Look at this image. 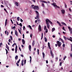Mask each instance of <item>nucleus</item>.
<instances>
[{
    "mask_svg": "<svg viewBox=\"0 0 72 72\" xmlns=\"http://www.w3.org/2000/svg\"><path fill=\"white\" fill-rule=\"evenodd\" d=\"M46 24H47V27L49 29V26H50L49 22L50 23H51V24H52L53 23L52 22L49 20V19H48L46 20Z\"/></svg>",
    "mask_w": 72,
    "mask_h": 72,
    "instance_id": "1",
    "label": "nucleus"
},
{
    "mask_svg": "<svg viewBox=\"0 0 72 72\" xmlns=\"http://www.w3.org/2000/svg\"><path fill=\"white\" fill-rule=\"evenodd\" d=\"M32 7L31 8H33V9H35V10H36V9H39V6H34V5L32 4Z\"/></svg>",
    "mask_w": 72,
    "mask_h": 72,
    "instance_id": "2",
    "label": "nucleus"
},
{
    "mask_svg": "<svg viewBox=\"0 0 72 72\" xmlns=\"http://www.w3.org/2000/svg\"><path fill=\"white\" fill-rule=\"evenodd\" d=\"M36 13V17H35V19H39V12L37 11H35Z\"/></svg>",
    "mask_w": 72,
    "mask_h": 72,
    "instance_id": "3",
    "label": "nucleus"
},
{
    "mask_svg": "<svg viewBox=\"0 0 72 72\" xmlns=\"http://www.w3.org/2000/svg\"><path fill=\"white\" fill-rule=\"evenodd\" d=\"M56 43L57 44L58 46L60 47L61 45H62V42H59V41H57Z\"/></svg>",
    "mask_w": 72,
    "mask_h": 72,
    "instance_id": "4",
    "label": "nucleus"
},
{
    "mask_svg": "<svg viewBox=\"0 0 72 72\" xmlns=\"http://www.w3.org/2000/svg\"><path fill=\"white\" fill-rule=\"evenodd\" d=\"M51 4L52 5H53L54 6V7H55V8H60L59 6H58L57 5H56V3H52Z\"/></svg>",
    "mask_w": 72,
    "mask_h": 72,
    "instance_id": "5",
    "label": "nucleus"
},
{
    "mask_svg": "<svg viewBox=\"0 0 72 72\" xmlns=\"http://www.w3.org/2000/svg\"><path fill=\"white\" fill-rule=\"evenodd\" d=\"M38 30L39 31H41V27L40 25H39V26Z\"/></svg>",
    "mask_w": 72,
    "mask_h": 72,
    "instance_id": "6",
    "label": "nucleus"
},
{
    "mask_svg": "<svg viewBox=\"0 0 72 72\" xmlns=\"http://www.w3.org/2000/svg\"><path fill=\"white\" fill-rule=\"evenodd\" d=\"M48 47H49V49L50 50V51H51V47H50V43L49 42H48Z\"/></svg>",
    "mask_w": 72,
    "mask_h": 72,
    "instance_id": "7",
    "label": "nucleus"
},
{
    "mask_svg": "<svg viewBox=\"0 0 72 72\" xmlns=\"http://www.w3.org/2000/svg\"><path fill=\"white\" fill-rule=\"evenodd\" d=\"M50 53H51V54L52 58H54V55H53V52H52V51H50Z\"/></svg>",
    "mask_w": 72,
    "mask_h": 72,
    "instance_id": "8",
    "label": "nucleus"
},
{
    "mask_svg": "<svg viewBox=\"0 0 72 72\" xmlns=\"http://www.w3.org/2000/svg\"><path fill=\"white\" fill-rule=\"evenodd\" d=\"M15 35L17 36H18V32H17V30H15Z\"/></svg>",
    "mask_w": 72,
    "mask_h": 72,
    "instance_id": "9",
    "label": "nucleus"
},
{
    "mask_svg": "<svg viewBox=\"0 0 72 72\" xmlns=\"http://www.w3.org/2000/svg\"><path fill=\"white\" fill-rule=\"evenodd\" d=\"M67 39L70 41H72V37H70V38H67Z\"/></svg>",
    "mask_w": 72,
    "mask_h": 72,
    "instance_id": "10",
    "label": "nucleus"
},
{
    "mask_svg": "<svg viewBox=\"0 0 72 72\" xmlns=\"http://www.w3.org/2000/svg\"><path fill=\"white\" fill-rule=\"evenodd\" d=\"M61 12H62V13L63 14H64V13H65V10H61Z\"/></svg>",
    "mask_w": 72,
    "mask_h": 72,
    "instance_id": "11",
    "label": "nucleus"
},
{
    "mask_svg": "<svg viewBox=\"0 0 72 72\" xmlns=\"http://www.w3.org/2000/svg\"><path fill=\"white\" fill-rule=\"evenodd\" d=\"M41 1L42 3H46V4H47V3H48L47 2L41 0Z\"/></svg>",
    "mask_w": 72,
    "mask_h": 72,
    "instance_id": "12",
    "label": "nucleus"
},
{
    "mask_svg": "<svg viewBox=\"0 0 72 72\" xmlns=\"http://www.w3.org/2000/svg\"><path fill=\"white\" fill-rule=\"evenodd\" d=\"M21 64L22 66H24V60H22L21 61Z\"/></svg>",
    "mask_w": 72,
    "mask_h": 72,
    "instance_id": "13",
    "label": "nucleus"
},
{
    "mask_svg": "<svg viewBox=\"0 0 72 72\" xmlns=\"http://www.w3.org/2000/svg\"><path fill=\"white\" fill-rule=\"evenodd\" d=\"M20 30H19V29H18V30L19 32V33H20V34H21V30H22V28H21L20 27Z\"/></svg>",
    "mask_w": 72,
    "mask_h": 72,
    "instance_id": "14",
    "label": "nucleus"
},
{
    "mask_svg": "<svg viewBox=\"0 0 72 72\" xmlns=\"http://www.w3.org/2000/svg\"><path fill=\"white\" fill-rule=\"evenodd\" d=\"M22 44L23 45H24L25 44V41H24V40L23 39H22Z\"/></svg>",
    "mask_w": 72,
    "mask_h": 72,
    "instance_id": "15",
    "label": "nucleus"
},
{
    "mask_svg": "<svg viewBox=\"0 0 72 72\" xmlns=\"http://www.w3.org/2000/svg\"><path fill=\"white\" fill-rule=\"evenodd\" d=\"M35 40H33L32 43V45L33 46H34V45L35 44Z\"/></svg>",
    "mask_w": 72,
    "mask_h": 72,
    "instance_id": "16",
    "label": "nucleus"
},
{
    "mask_svg": "<svg viewBox=\"0 0 72 72\" xmlns=\"http://www.w3.org/2000/svg\"><path fill=\"white\" fill-rule=\"evenodd\" d=\"M29 50L30 51H31V46L30 45H29Z\"/></svg>",
    "mask_w": 72,
    "mask_h": 72,
    "instance_id": "17",
    "label": "nucleus"
},
{
    "mask_svg": "<svg viewBox=\"0 0 72 72\" xmlns=\"http://www.w3.org/2000/svg\"><path fill=\"white\" fill-rule=\"evenodd\" d=\"M7 21H8V20H7V19H6V21H5V26H6V24H7Z\"/></svg>",
    "mask_w": 72,
    "mask_h": 72,
    "instance_id": "18",
    "label": "nucleus"
},
{
    "mask_svg": "<svg viewBox=\"0 0 72 72\" xmlns=\"http://www.w3.org/2000/svg\"><path fill=\"white\" fill-rule=\"evenodd\" d=\"M60 39L61 40L62 43H63V44H64V41H63V40L61 38H60Z\"/></svg>",
    "mask_w": 72,
    "mask_h": 72,
    "instance_id": "19",
    "label": "nucleus"
},
{
    "mask_svg": "<svg viewBox=\"0 0 72 72\" xmlns=\"http://www.w3.org/2000/svg\"><path fill=\"white\" fill-rule=\"evenodd\" d=\"M61 23H62V24H63V25H64V26H67V25L64 22H62Z\"/></svg>",
    "mask_w": 72,
    "mask_h": 72,
    "instance_id": "20",
    "label": "nucleus"
},
{
    "mask_svg": "<svg viewBox=\"0 0 72 72\" xmlns=\"http://www.w3.org/2000/svg\"><path fill=\"white\" fill-rule=\"evenodd\" d=\"M6 48L7 49L8 51H9V46H8V45H6Z\"/></svg>",
    "mask_w": 72,
    "mask_h": 72,
    "instance_id": "21",
    "label": "nucleus"
},
{
    "mask_svg": "<svg viewBox=\"0 0 72 72\" xmlns=\"http://www.w3.org/2000/svg\"><path fill=\"white\" fill-rule=\"evenodd\" d=\"M18 56L17 55L15 57V60H17V59H18Z\"/></svg>",
    "mask_w": 72,
    "mask_h": 72,
    "instance_id": "22",
    "label": "nucleus"
},
{
    "mask_svg": "<svg viewBox=\"0 0 72 72\" xmlns=\"http://www.w3.org/2000/svg\"><path fill=\"white\" fill-rule=\"evenodd\" d=\"M15 4L17 6H19V5L18 4V3L17 2H15Z\"/></svg>",
    "mask_w": 72,
    "mask_h": 72,
    "instance_id": "23",
    "label": "nucleus"
},
{
    "mask_svg": "<svg viewBox=\"0 0 72 72\" xmlns=\"http://www.w3.org/2000/svg\"><path fill=\"white\" fill-rule=\"evenodd\" d=\"M57 23H58V24H59V25L60 26H62V25H61V24H60V23L58 21H57Z\"/></svg>",
    "mask_w": 72,
    "mask_h": 72,
    "instance_id": "24",
    "label": "nucleus"
},
{
    "mask_svg": "<svg viewBox=\"0 0 72 72\" xmlns=\"http://www.w3.org/2000/svg\"><path fill=\"white\" fill-rule=\"evenodd\" d=\"M44 41L45 42H47V38L46 37L44 38Z\"/></svg>",
    "mask_w": 72,
    "mask_h": 72,
    "instance_id": "25",
    "label": "nucleus"
},
{
    "mask_svg": "<svg viewBox=\"0 0 72 72\" xmlns=\"http://www.w3.org/2000/svg\"><path fill=\"white\" fill-rule=\"evenodd\" d=\"M42 54H43V58H45V54L44 53V52H43Z\"/></svg>",
    "mask_w": 72,
    "mask_h": 72,
    "instance_id": "26",
    "label": "nucleus"
},
{
    "mask_svg": "<svg viewBox=\"0 0 72 72\" xmlns=\"http://www.w3.org/2000/svg\"><path fill=\"white\" fill-rule=\"evenodd\" d=\"M19 18H20L19 17H18L17 18V21H19L20 20V19H19Z\"/></svg>",
    "mask_w": 72,
    "mask_h": 72,
    "instance_id": "27",
    "label": "nucleus"
},
{
    "mask_svg": "<svg viewBox=\"0 0 72 72\" xmlns=\"http://www.w3.org/2000/svg\"><path fill=\"white\" fill-rule=\"evenodd\" d=\"M55 28H53L52 29V32H53V31H55Z\"/></svg>",
    "mask_w": 72,
    "mask_h": 72,
    "instance_id": "28",
    "label": "nucleus"
},
{
    "mask_svg": "<svg viewBox=\"0 0 72 72\" xmlns=\"http://www.w3.org/2000/svg\"><path fill=\"white\" fill-rule=\"evenodd\" d=\"M10 39L11 40H13V37H12V36H10Z\"/></svg>",
    "mask_w": 72,
    "mask_h": 72,
    "instance_id": "29",
    "label": "nucleus"
},
{
    "mask_svg": "<svg viewBox=\"0 0 72 72\" xmlns=\"http://www.w3.org/2000/svg\"><path fill=\"white\" fill-rule=\"evenodd\" d=\"M29 28H30V30H31L32 29V27H31V26L30 25H29Z\"/></svg>",
    "mask_w": 72,
    "mask_h": 72,
    "instance_id": "30",
    "label": "nucleus"
},
{
    "mask_svg": "<svg viewBox=\"0 0 72 72\" xmlns=\"http://www.w3.org/2000/svg\"><path fill=\"white\" fill-rule=\"evenodd\" d=\"M44 30H45L46 29V26H44Z\"/></svg>",
    "mask_w": 72,
    "mask_h": 72,
    "instance_id": "31",
    "label": "nucleus"
},
{
    "mask_svg": "<svg viewBox=\"0 0 72 72\" xmlns=\"http://www.w3.org/2000/svg\"><path fill=\"white\" fill-rule=\"evenodd\" d=\"M66 58H67V56H65L64 57V58H63L64 60H65V59H66Z\"/></svg>",
    "mask_w": 72,
    "mask_h": 72,
    "instance_id": "32",
    "label": "nucleus"
},
{
    "mask_svg": "<svg viewBox=\"0 0 72 72\" xmlns=\"http://www.w3.org/2000/svg\"><path fill=\"white\" fill-rule=\"evenodd\" d=\"M68 28L69 29V31L70 30H71V27L68 26Z\"/></svg>",
    "mask_w": 72,
    "mask_h": 72,
    "instance_id": "33",
    "label": "nucleus"
},
{
    "mask_svg": "<svg viewBox=\"0 0 72 72\" xmlns=\"http://www.w3.org/2000/svg\"><path fill=\"white\" fill-rule=\"evenodd\" d=\"M42 6H43V7H45V5H44V3H42Z\"/></svg>",
    "mask_w": 72,
    "mask_h": 72,
    "instance_id": "34",
    "label": "nucleus"
},
{
    "mask_svg": "<svg viewBox=\"0 0 72 72\" xmlns=\"http://www.w3.org/2000/svg\"><path fill=\"white\" fill-rule=\"evenodd\" d=\"M45 30L46 33H47V32H48V29H46Z\"/></svg>",
    "mask_w": 72,
    "mask_h": 72,
    "instance_id": "35",
    "label": "nucleus"
},
{
    "mask_svg": "<svg viewBox=\"0 0 72 72\" xmlns=\"http://www.w3.org/2000/svg\"><path fill=\"white\" fill-rule=\"evenodd\" d=\"M5 50L6 51V54H8V50H7V49H5Z\"/></svg>",
    "mask_w": 72,
    "mask_h": 72,
    "instance_id": "36",
    "label": "nucleus"
},
{
    "mask_svg": "<svg viewBox=\"0 0 72 72\" xmlns=\"http://www.w3.org/2000/svg\"><path fill=\"white\" fill-rule=\"evenodd\" d=\"M26 60H24V64H26Z\"/></svg>",
    "mask_w": 72,
    "mask_h": 72,
    "instance_id": "37",
    "label": "nucleus"
},
{
    "mask_svg": "<svg viewBox=\"0 0 72 72\" xmlns=\"http://www.w3.org/2000/svg\"><path fill=\"white\" fill-rule=\"evenodd\" d=\"M69 31L70 32V33L71 34H72V30H70Z\"/></svg>",
    "mask_w": 72,
    "mask_h": 72,
    "instance_id": "38",
    "label": "nucleus"
},
{
    "mask_svg": "<svg viewBox=\"0 0 72 72\" xmlns=\"http://www.w3.org/2000/svg\"><path fill=\"white\" fill-rule=\"evenodd\" d=\"M63 37H64V39H65V40H66V39H67V38H66V37H65V36H64Z\"/></svg>",
    "mask_w": 72,
    "mask_h": 72,
    "instance_id": "39",
    "label": "nucleus"
},
{
    "mask_svg": "<svg viewBox=\"0 0 72 72\" xmlns=\"http://www.w3.org/2000/svg\"><path fill=\"white\" fill-rule=\"evenodd\" d=\"M58 57H56V62H57V60H58Z\"/></svg>",
    "mask_w": 72,
    "mask_h": 72,
    "instance_id": "40",
    "label": "nucleus"
},
{
    "mask_svg": "<svg viewBox=\"0 0 72 72\" xmlns=\"http://www.w3.org/2000/svg\"><path fill=\"white\" fill-rule=\"evenodd\" d=\"M20 60H21V59H19L18 61L17 62L18 64L20 62Z\"/></svg>",
    "mask_w": 72,
    "mask_h": 72,
    "instance_id": "41",
    "label": "nucleus"
},
{
    "mask_svg": "<svg viewBox=\"0 0 72 72\" xmlns=\"http://www.w3.org/2000/svg\"><path fill=\"white\" fill-rule=\"evenodd\" d=\"M37 52L38 54L39 55V49H37Z\"/></svg>",
    "mask_w": 72,
    "mask_h": 72,
    "instance_id": "42",
    "label": "nucleus"
},
{
    "mask_svg": "<svg viewBox=\"0 0 72 72\" xmlns=\"http://www.w3.org/2000/svg\"><path fill=\"white\" fill-rule=\"evenodd\" d=\"M19 25L21 27H22V23H20Z\"/></svg>",
    "mask_w": 72,
    "mask_h": 72,
    "instance_id": "43",
    "label": "nucleus"
},
{
    "mask_svg": "<svg viewBox=\"0 0 72 72\" xmlns=\"http://www.w3.org/2000/svg\"><path fill=\"white\" fill-rule=\"evenodd\" d=\"M15 53H17V49H15Z\"/></svg>",
    "mask_w": 72,
    "mask_h": 72,
    "instance_id": "44",
    "label": "nucleus"
},
{
    "mask_svg": "<svg viewBox=\"0 0 72 72\" xmlns=\"http://www.w3.org/2000/svg\"><path fill=\"white\" fill-rule=\"evenodd\" d=\"M10 21L12 23V24H14V23L13 22V21H12V19H10Z\"/></svg>",
    "mask_w": 72,
    "mask_h": 72,
    "instance_id": "45",
    "label": "nucleus"
},
{
    "mask_svg": "<svg viewBox=\"0 0 72 72\" xmlns=\"http://www.w3.org/2000/svg\"><path fill=\"white\" fill-rule=\"evenodd\" d=\"M63 47V48H65V44H63L62 45Z\"/></svg>",
    "mask_w": 72,
    "mask_h": 72,
    "instance_id": "46",
    "label": "nucleus"
},
{
    "mask_svg": "<svg viewBox=\"0 0 72 72\" xmlns=\"http://www.w3.org/2000/svg\"><path fill=\"white\" fill-rule=\"evenodd\" d=\"M16 64L17 66H18V67H19V64H17V63H16Z\"/></svg>",
    "mask_w": 72,
    "mask_h": 72,
    "instance_id": "47",
    "label": "nucleus"
},
{
    "mask_svg": "<svg viewBox=\"0 0 72 72\" xmlns=\"http://www.w3.org/2000/svg\"><path fill=\"white\" fill-rule=\"evenodd\" d=\"M62 29L63 30H64V31H66V30L65 29V28H64V27H63L62 28Z\"/></svg>",
    "mask_w": 72,
    "mask_h": 72,
    "instance_id": "48",
    "label": "nucleus"
},
{
    "mask_svg": "<svg viewBox=\"0 0 72 72\" xmlns=\"http://www.w3.org/2000/svg\"><path fill=\"white\" fill-rule=\"evenodd\" d=\"M22 36H23V38L24 39V34H23L22 35Z\"/></svg>",
    "mask_w": 72,
    "mask_h": 72,
    "instance_id": "49",
    "label": "nucleus"
},
{
    "mask_svg": "<svg viewBox=\"0 0 72 72\" xmlns=\"http://www.w3.org/2000/svg\"><path fill=\"white\" fill-rule=\"evenodd\" d=\"M20 21L21 22H23V20H22L21 19H20Z\"/></svg>",
    "mask_w": 72,
    "mask_h": 72,
    "instance_id": "50",
    "label": "nucleus"
},
{
    "mask_svg": "<svg viewBox=\"0 0 72 72\" xmlns=\"http://www.w3.org/2000/svg\"><path fill=\"white\" fill-rule=\"evenodd\" d=\"M17 48H18V46H17V45H16L15 49H17Z\"/></svg>",
    "mask_w": 72,
    "mask_h": 72,
    "instance_id": "51",
    "label": "nucleus"
},
{
    "mask_svg": "<svg viewBox=\"0 0 72 72\" xmlns=\"http://www.w3.org/2000/svg\"><path fill=\"white\" fill-rule=\"evenodd\" d=\"M2 44H3V43H0V48H1V46L2 45Z\"/></svg>",
    "mask_w": 72,
    "mask_h": 72,
    "instance_id": "52",
    "label": "nucleus"
},
{
    "mask_svg": "<svg viewBox=\"0 0 72 72\" xmlns=\"http://www.w3.org/2000/svg\"><path fill=\"white\" fill-rule=\"evenodd\" d=\"M15 26H14L13 27V28H12V29L13 30V29H15Z\"/></svg>",
    "mask_w": 72,
    "mask_h": 72,
    "instance_id": "53",
    "label": "nucleus"
},
{
    "mask_svg": "<svg viewBox=\"0 0 72 72\" xmlns=\"http://www.w3.org/2000/svg\"><path fill=\"white\" fill-rule=\"evenodd\" d=\"M62 62H60V66H62Z\"/></svg>",
    "mask_w": 72,
    "mask_h": 72,
    "instance_id": "54",
    "label": "nucleus"
},
{
    "mask_svg": "<svg viewBox=\"0 0 72 72\" xmlns=\"http://www.w3.org/2000/svg\"><path fill=\"white\" fill-rule=\"evenodd\" d=\"M65 7L66 8H67V4H66L65 3Z\"/></svg>",
    "mask_w": 72,
    "mask_h": 72,
    "instance_id": "55",
    "label": "nucleus"
},
{
    "mask_svg": "<svg viewBox=\"0 0 72 72\" xmlns=\"http://www.w3.org/2000/svg\"><path fill=\"white\" fill-rule=\"evenodd\" d=\"M18 40H19V41H21V39L20 38H19L18 39Z\"/></svg>",
    "mask_w": 72,
    "mask_h": 72,
    "instance_id": "56",
    "label": "nucleus"
},
{
    "mask_svg": "<svg viewBox=\"0 0 72 72\" xmlns=\"http://www.w3.org/2000/svg\"><path fill=\"white\" fill-rule=\"evenodd\" d=\"M57 46H58V44H55V46L56 47H57Z\"/></svg>",
    "mask_w": 72,
    "mask_h": 72,
    "instance_id": "57",
    "label": "nucleus"
},
{
    "mask_svg": "<svg viewBox=\"0 0 72 72\" xmlns=\"http://www.w3.org/2000/svg\"><path fill=\"white\" fill-rule=\"evenodd\" d=\"M4 10L5 11V12H7V11H6V9L4 8Z\"/></svg>",
    "mask_w": 72,
    "mask_h": 72,
    "instance_id": "58",
    "label": "nucleus"
},
{
    "mask_svg": "<svg viewBox=\"0 0 72 72\" xmlns=\"http://www.w3.org/2000/svg\"><path fill=\"white\" fill-rule=\"evenodd\" d=\"M10 41H11V40H10V39H9L8 40V42H10Z\"/></svg>",
    "mask_w": 72,
    "mask_h": 72,
    "instance_id": "59",
    "label": "nucleus"
},
{
    "mask_svg": "<svg viewBox=\"0 0 72 72\" xmlns=\"http://www.w3.org/2000/svg\"><path fill=\"white\" fill-rule=\"evenodd\" d=\"M71 51H72V44H71Z\"/></svg>",
    "mask_w": 72,
    "mask_h": 72,
    "instance_id": "60",
    "label": "nucleus"
},
{
    "mask_svg": "<svg viewBox=\"0 0 72 72\" xmlns=\"http://www.w3.org/2000/svg\"><path fill=\"white\" fill-rule=\"evenodd\" d=\"M69 10L70 12H71V8H69Z\"/></svg>",
    "mask_w": 72,
    "mask_h": 72,
    "instance_id": "61",
    "label": "nucleus"
},
{
    "mask_svg": "<svg viewBox=\"0 0 72 72\" xmlns=\"http://www.w3.org/2000/svg\"><path fill=\"white\" fill-rule=\"evenodd\" d=\"M46 63L48 64V60H46Z\"/></svg>",
    "mask_w": 72,
    "mask_h": 72,
    "instance_id": "62",
    "label": "nucleus"
},
{
    "mask_svg": "<svg viewBox=\"0 0 72 72\" xmlns=\"http://www.w3.org/2000/svg\"><path fill=\"white\" fill-rule=\"evenodd\" d=\"M24 28H25V26H24L23 27V30H24Z\"/></svg>",
    "mask_w": 72,
    "mask_h": 72,
    "instance_id": "63",
    "label": "nucleus"
},
{
    "mask_svg": "<svg viewBox=\"0 0 72 72\" xmlns=\"http://www.w3.org/2000/svg\"><path fill=\"white\" fill-rule=\"evenodd\" d=\"M70 56L71 57H72V54H70Z\"/></svg>",
    "mask_w": 72,
    "mask_h": 72,
    "instance_id": "64",
    "label": "nucleus"
}]
</instances>
